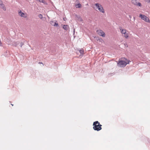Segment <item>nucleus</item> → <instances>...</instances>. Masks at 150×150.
Instances as JSON below:
<instances>
[{
    "label": "nucleus",
    "instance_id": "dca6fc26",
    "mask_svg": "<svg viewBox=\"0 0 150 150\" xmlns=\"http://www.w3.org/2000/svg\"><path fill=\"white\" fill-rule=\"evenodd\" d=\"M0 6H1V7L3 8V10H4V11H6V8H5V7H4V5H3V6H1V5H0Z\"/></svg>",
    "mask_w": 150,
    "mask_h": 150
},
{
    "label": "nucleus",
    "instance_id": "1a4fd4ad",
    "mask_svg": "<svg viewBox=\"0 0 150 150\" xmlns=\"http://www.w3.org/2000/svg\"><path fill=\"white\" fill-rule=\"evenodd\" d=\"M63 28L65 30L67 31L69 29V27L67 25H63Z\"/></svg>",
    "mask_w": 150,
    "mask_h": 150
},
{
    "label": "nucleus",
    "instance_id": "f3484780",
    "mask_svg": "<svg viewBox=\"0 0 150 150\" xmlns=\"http://www.w3.org/2000/svg\"><path fill=\"white\" fill-rule=\"evenodd\" d=\"M24 45V43L23 42H21L20 43V46L21 47H22V46Z\"/></svg>",
    "mask_w": 150,
    "mask_h": 150
},
{
    "label": "nucleus",
    "instance_id": "412c9836",
    "mask_svg": "<svg viewBox=\"0 0 150 150\" xmlns=\"http://www.w3.org/2000/svg\"><path fill=\"white\" fill-rule=\"evenodd\" d=\"M147 22H148L149 23H150V21L149 20V21H147Z\"/></svg>",
    "mask_w": 150,
    "mask_h": 150
},
{
    "label": "nucleus",
    "instance_id": "4468645a",
    "mask_svg": "<svg viewBox=\"0 0 150 150\" xmlns=\"http://www.w3.org/2000/svg\"><path fill=\"white\" fill-rule=\"evenodd\" d=\"M54 22L53 21H51L50 22V24L52 25H53L54 24Z\"/></svg>",
    "mask_w": 150,
    "mask_h": 150
},
{
    "label": "nucleus",
    "instance_id": "a211bd4d",
    "mask_svg": "<svg viewBox=\"0 0 150 150\" xmlns=\"http://www.w3.org/2000/svg\"><path fill=\"white\" fill-rule=\"evenodd\" d=\"M145 1L147 3H149L150 2V0H145Z\"/></svg>",
    "mask_w": 150,
    "mask_h": 150
},
{
    "label": "nucleus",
    "instance_id": "aec40b11",
    "mask_svg": "<svg viewBox=\"0 0 150 150\" xmlns=\"http://www.w3.org/2000/svg\"><path fill=\"white\" fill-rule=\"evenodd\" d=\"M124 45H125V47H128V45H127V44H124Z\"/></svg>",
    "mask_w": 150,
    "mask_h": 150
},
{
    "label": "nucleus",
    "instance_id": "9b49d317",
    "mask_svg": "<svg viewBox=\"0 0 150 150\" xmlns=\"http://www.w3.org/2000/svg\"><path fill=\"white\" fill-rule=\"evenodd\" d=\"M81 5L80 3H79L78 4H77L75 5V6L76 8H80L81 7Z\"/></svg>",
    "mask_w": 150,
    "mask_h": 150
},
{
    "label": "nucleus",
    "instance_id": "ddd939ff",
    "mask_svg": "<svg viewBox=\"0 0 150 150\" xmlns=\"http://www.w3.org/2000/svg\"><path fill=\"white\" fill-rule=\"evenodd\" d=\"M38 17L40 18L41 19H42L43 18L42 15L41 14H39L38 15Z\"/></svg>",
    "mask_w": 150,
    "mask_h": 150
},
{
    "label": "nucleus",
    "instance_id": "b1692460",
    "mask_svg": "<svg viewBox=\"0 0 150 150\" xmlns=\"http://www.w3.org/2000/svg\"><path fill=\"white\" fill-rule=\"evenodd\" d=\"M86 5H88V4H87Z\"/></svg>",
    "mask_w": 150,
    "mask_h": 150
},
{
    "label": "nucleus",
    "instance_id": "2eb2a0df",
    "mask_svg": "<svg viewBox=\"0 0 150 150\" xmlns=\"http://www.w3.org/2000/svg\"><path fill=\"white\" fill-rule=\"evenodd\" d=\"M0 5H1V6H3L4 5V4L2 3V2L0 0Z\"/></svg>",
    "mask_w": 150,
    "mask_h": 150
},
{
    "label": "nucleus",
    "instance_id": "423d86ee",
    "mask_svg": "<svg viewBox=\"0 0 150 150\" xmlns=\"http://www.w3.org/2000/svg\"><path fill=\"white\" fill-rule=\"evenodd\" d=\"M132 3L135 5L140 7L142 6L141 3L138 2L137 0H132Z\"/></svg>",
    "mask_w": 150,
    "mask_h": 150
},
{
    "label": "nucleus",
    "instance_id": "6e6552de",
    "mask_svg": "<svg viewBox=\"0 0 150 150\" xmlns=\"http://www.w3.org/2000/svg\"><path fill=\"white\" fill-rule=\"evenodd\" d=\"M18 14L20 16L23 17H25V13L21 11V10L18 12Z\"/></svg>",
    "mask_w": 150,
    "mask_h": 150
},
{
    "label": "nucleus",
    "instance_id": "393cba45",
    "mask_svg": "<svg viewBox=\"0 0 150 150\" xmlns=\"http://www.w3.org/2000/svg\"><path fill=\"white\" fill-rule=\"evenodd\" d=\"M149 3H150V2H149Z\"/></svg>",
    "mask_w": 150,
    "mask_h": 150
},
{
    "label": "nucleus",
    "instance_id": "4be33fe9",
    "mask_svg": "<svg viewBox=\"0 0 150 150\" xmlns=\"http://www.w3.org/2000/svg\"><path fill=\"white\" fill-rule=\"evenodd\" d=\"M129 18H132V16H131L129 15Z\"/></svg>",
    "mask_w": 150,
    "mask_h": 150
},
{
    "label": "nucleus",
    "instance_id": "f8f14e48",
    "mask_svg": "<svg viewBox=\"0 0 150 150\" xmlns=\"http://www.w3.org/2000/svg\"><path fill=\"white\" fill-rule=\"evenodd\" d=\"M55 22H54V24L53 25L55 26H57L58 25V24L57 23V21H55Z\"/></svg>",
    "mask_w": 150,
    "mask_h": 150
},
{
    "label": "nucleus",
    "instance_id": "20e7f679",
    "mask_svg": "<svg viewBox=\"0 0 150 150\" xmlns=\"http://www.w3.org/2000/svg\"><path fill=\"white\" fill-rule=\"evenodd\" d=\"M119 29L120 30L121 33L124 35H123L126 38H127L128 37V34L127 33V30L125 29H123L121 27H120Z\"/></svg>",
    "mask_w": 150,
    "mask_h": 150
},
{
    "label": "nucleus",
    "instance_id": "39448f33",
    "mask_svg": "<svg viewBox=\"0 0 150 150\" xmlns=\"http://www.w3.org/2000/svg\"><path fill=\"white\" fill-rule=\"evenodd\" d=\"M96 32L99 35L102 36L103 37H104L105 36V35L104 32L101 30H97Z\"/></svg>",
    "mask_w": 150,
    "mask_h": 150
},
{
    "label": "nucleus",
    "instance_id": "7ed1b4c3",
    "mask_svg": "<svg viewBox=\"0 0 150 150\" xmlns=\"http://www.w3.org/2000/svg\"><path fill=\"white\" fill-rule=\"evenodd\" d=\"M95 6L93 7L94 9L96 10L97 9H98L100 12L102 13L105 12L103 8L100 4L96 3L95 4Z\"/></svg>",
    "mask_w": 150,
    "mask_h": 150
},
{
    "label": "nucleus",
    "instance_id": "9d476101",
    "mask_svg": "<svg viewBox=\"0 0 150 150\" xmlns=\"http://www.w3.org/2000/svg\"><path fill=\"white\" fill-rule=\"evenodd\" d=\"M79 52L81 54V55H83V54L84 51L83 49H81L79 50Z\"/></svg>",
    "mask_w": 150,
    "mask_h": 150
},
{
    "label": "nucleus",
    "instance_id": "f03ea898",
    "mask_svg": "<svg viewBox=\"0 0 150 150\" xmlns=\"http://www.w3.org/2000/svg\"><path fill=\"white\" fill-rule=\"evenodd\" d=\"M127 61H125L123 60H121L119 61L117 63V64L120 67H125L127 64H129L130 61L129 60H127V59L125 60Z\"/></svg>",
    "mask_w": 150,
    "mask_h": 150
},
{
    "label": "nucleus",
    "instance_id": "5701e85b",
    "mask_svg": "<svg viewBox=\"0 0 150 150\" xmlns=\"http://www.w3.org/2000/svg\"><path fill=\"white\" fill-rule=\"evenodd\" d=\"M11 105H12V106H13V105L12 104H11Z\"/></svg>",
    "mask_w": 150,
    "mask_h": 150
},
{
    "label": "nucleus",
    "instance_id": "0eeeda50",
    "mask_svg": "<svg viewBox=\"0 0 150 150\" xmlns=\"http://www.w3.org/2000/svg\"><path fill=\"white\" fill-rule=\"evenodd\" d=\"M139 17L142 19L144 20L145 21L147 22L149 21V18L146 17V16L144 15H142V14H140L139 15Z\"/></svg>",
    "mask_w": 150,
    "mask_h": 150
},
{
    "label": "nucleus",
    "instance_id": "f257e3e1",
    "mask_svg": "<svg viewBox=\"0 0 150 150\" xmlns=\"http://www.w3.org/2000/svg\"><path fill=\"white\" fill-rule=\"evenodd\" d=\"M93 128L95 130L99 131L102 129L101 127L102 125L100 124L99 122L98 121H96L93 123Z\"/></svg>",
    "mask_w": 150,
    "mask_h": 150
},
{
    "label": "nucleus",
    "instance_id": "6ab92c4d",
    "mask_svg": "<svg viewBox=\"0 0 150 150\" xmlns=\"http://www.w3.org/2000/svg\"><path fill=\"white\" fill-rule=\"evenodd\" d=\"M40 2L44 3V0H38Z\"/></svg>",
    "mask_w": 150,
    "mask_h": 150
}]
</instances>
